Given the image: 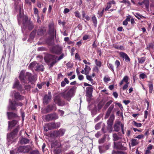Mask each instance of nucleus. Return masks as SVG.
Segmentation results:
<instances>
[{
	"label": "nucleus",
	"instance_id": "33",
	"mask_svg": "<svg viewBox=\"0 0 154 154\" xmlns=\"http://www.w3.org/2000/svg\"><path fill=\"white\" fill-rule=\"evenodd\" d=\"M37 63L36 62H34L31 63L28 66V68H29L31 69H33L35 68H36V66Z\"/></svg>",
	"mask_w": 154,
	"mask_h": 154
},
{
	"label": "nucleus",
	"instance_id": "20",
	"mask_svg": "<svg viewBox=\"0 0 154 154\" xmlns=\"http://www.w3.org/2000/svg\"><path fill=\"white\" fill-rule=\"evenodd\" d=\"M25 71L24 70L21 71L19 77L20 81L22 82L25 83L26 82V79H25Z\"/></svg>",
	"mask_w": 154,
	"mask_h": 154
},
{
	"label": "nucleus",
	"instance_id": "40",
	"mask_svg": "<svg viewBox=\"0 0 154 154\" xmlns=\"http://www.w3.org/2000/svg\"><path fill=\"white\" fill-rule=\"evenodd\" d=\"M112 154H127L125 152H120L119 151H115L113 150L112 152Z\"/></svg>",
	"mask_w": 154,
	"mask_h": 154
},
{
	"label": "nucleus",
	"instance_id": "53",
	"mask_svg": "<svg viewBox=\"0 0 154 154\" xmlns=\"http://www.w3.org/2000/svg\"><path fill=\"white\" fill-rule=\"evenodd\" d=\"M104 11V9L103 8L101 12H100L99 11H98V14L99 15V17H100L102 16V15L103 14Z\"/></svg>",
	"mask_w": 154,
	"mask_h": 154
},
{
	"label": "nucleus",
	"instance_id": "16",
	"mask_svg": "<svg viewBox=\"0 0 154 154\" xmlns=\"http://www.w3.org/2000/svg\"><path fill=\"white\" fill-rule=\"evenodd\" d=\"M11 93L13 94L12 96H13L15 99L17 100H21L24 99L23 96H21L19 93L16 91H13Z\"/></svg>",
	"mask_w": 154,
	"mask_h": 154
},
{
	"label": "nucleus",
	"instance_id": "14",
	"mask_svg": "<svg viewBox=\"0 0 154 154\" xmlns=\"http://www.w3.org/2000/svg\"><path fill=\"white\" fill-rule=\"evenodd\" d=\"M52 97L51 94V92H49L48 94L45 95L43 98V103L45 104H47L49 102Z\"/></svg>",
	"mask_w": 154,
	"mask_h": 154
},
{
	"label": "nucleus",
	"instance_id": "60",
	"mask_svg": "<svg viewBox=\"0 0 154 154\" xmlns=\"http://www.w3.org/2000/svg\"><path fill=\"white\" fill-rule=\"evenodd\" d=\"M121 3L127 4L128 5L130 4V2L128 0H123L120 2Z\"/></svg>",
	"mask_w": 154,
	"mask_h": 154
},
{
	"label": "nucleus",
	"instance_id": "11",
	"mask_svg": "<svg viewBox=\"0 0 154 154\" xmlns=\"http://www.w3.org/2000/svg\"><path fill=\"white\" fill-rule=\"evenodd\" d=\"M30 150V146H19L17 149V153H20L23 152L24 153L28 152Z\"/></svg>",
	"mask_w": 154,
	"mask_h": 154
},
{
	"label": "nucleus",
	"instance_id": "9",
	"mask_svg": "<svg viewBox=\"0 0 154 154\" xmlns=\"http://www.w3.org/2000/svg\"><path fill=\"white\" fill-rule=\"evenodd\" d=\"M58 118V116L56 113L50 114L45 116V119L46 122L55 120Z\"/></svg>",
	"mask_w": 154,
	"mask_h": 154
},
{
	"label": "nucleus",
	"instance_id": "61",
	"mask_svg": "<svg viewBox=\"0 0 154 154\" xmlns=\"http://www.w3.org/2000/svg\"><path fill=\"white\" fill-rule=\"evenodd\" d=\"M64 56V55L63 54H62L60 56H59V57L58 58V57L57 58V62L58 61H59L61 59H62Z\"/></svg>",
	"mask_w": 154,
	"mask_h": 154
},
{
	"label": "nucleus",
	"instance_id": "29",
	"mask_svg": "<svg viewBox=\"0 0 154 154\" xmlns=\"http://www.w3.org/2000/svg\"><path fill=\"white\" fill-rule=\"evenodd\" d=\"M91 70V69L90 67L85 65V67L84 68L85 74V75L89 74Z\"/></svg>",
	"mask_w": 154,
	"mask_h": 154
},
{
	"label": "nucleus",
	"instance_id": "51",
	"mask_svg": "<svg viewBox=\"0 0 154 154\" xmlns=\"http://www.w3.org/2000/svg\"><path fill=\"white\" fill-rule=\"evenodd\" d=\"M34 10L35 15L36 17L39 16L38 12V9L36 8H34Z\"/></svg>",
	"mask_w": 154,
	"mask_h": 154
},
{
	"label": "nucleus",
	"instance_id": "37",
	"mask_svg": "<svg viewBox=\"0 0 154 154\" xmlns=\"http://www.w3.org/2000/svg\"><path fill=\"white\" fill-rule=\"evenodd\" d=\"M44 31L42 28L39 29L37 32V35L38 36L42 35L44 33Z\"/></svg>",
	"mask_w": 154,
	"mask_h": 154
},
{
	"label": "nucleus",
	"instance_id": "26",
	"mask_svg": "<svg viewBox=\"0 0 154 154\" xmlns=\"http://www.w3.org/2000/svg\"><path fill=\"white\" fill-rule=\"evenodd\" d=\"M128 79L129 78L127 76H125L121 82L119 83L120 85H122L124 83V82L126 83H128Z\"/></svg>",
	"mask_w": 154,
	"mask_h": 154
},
{
	"label": "nucleus",
	"instance_id": "27",
	"mask_svg": "<svg viewBox=\"0 0 154 154\" xmlns=\"http://www.w3.org/2000/svg\"><path fill=\"white\" fill-rule=\"evenodd\" d=\"M44 66L42 65H39L37 63L36 66V68L35 69L36 71H43L44 70Z\"/></svg>",
	"mask_w": 154,
	"mask_h": 154
},
{
	"label": "nucleus",
	"instance_id": "18",
	"mask_svg": "<svg viewBox=\"0 0 154 154\" xmlns=\"http://www.w3.org/2000/svg\"><path fill=\"white\" fill-rule=\"evenodd\" d=\"M18 123V121L15 120H13L11 121H8V130L11 129L13 127L17 125Z\"/></svg>",
	"mask_w": 154,
	"mask_h": 154
},
{
	"label": "nucleus",
	"instance_id": "2",
	"mask_svg": "<svg viewBox=\"0 0 154 154\" xmlns=\"http://www.w3.org/2000/svg\"><path fill=\"white\" fill-rule=\"evenodd\" d=\"M77 87L76 86H73L67 93H63L62 95L63 98L69 101L72 97L74 96Z\"/></svg>",
	"mask_w": 154,
	"mask_h": 154
},
{
	"label": "nucleus",
	"instance_id": "10",
	"mask_svg": "<svg viewBox=\"0 0 154 154\" xmlns=\"http://www.w3.org/2000/svg\"><path fill=\"white\" fill-rule=\"evenodd\" d=\"M12 88L13 89L16 88L20 92H22L23 90L22 86L20 84V82L17 78L15 79L14 82L13 84Z\"/></svg>",
	"mask_w": 154,
	"mask_h": 154
},
{
	"label": "nucleus",
	"instance_id": "64",
	"mask_svg": "<svg viewBox=\"0 0 154 154\" xmlns=\"http://www.w3.org/2000/svg\"><path fill=\"white\" fill-rule=\"evenodd\" d=\"M112 102L113 101L112 100H110L107 102L105 105L108 107L112 103Z\"/></svg>",
	"mask_w": 154,
	"mask_h": 154
},
{
	"label": "nucleus",
	"instance_id": "3",
	"mask_svg": "<svg viewBox=\"0 0 154 154\" xmlns=\"http://www.w3.org/2000/svg\"><path fill=\"white\" fill-rule=\"evenodd\" d=\"M15 8L16 11L19 13L17 18L19 23L21 21V19H23V5L21 2L20 3L16 2L15 3Z\"/></svg>",
	"mask_w": 154,
	"mask_h": 154
},
{
	"label": "nucleus",
	"instance_id": "31",
	"mask_svg": "<svg viewBox=\"0 0 154 154\" xmlns=\"http://www.w3.org/2000/svg\"><path fill=\"white\" fill-rule=\"evenodd\" d=\"M69 83V81L67 78H65L64 79V80L62 81L61 83V85L62 87H64L66 84H68Z\"/></svg>",
	"mask_w": 154,
	"mask_h": 154
},
{
	"label": "nucleus",
	"instance_id": "7",
	"mask_svg": "<svg viewBox=\"0 0 154 154\" xmlns=\"http://www.w3.org/2000/svg\"><path fill=\"white\" fill-rule=\"evenodd\" d=\"M23 20V25L22 28H27L29 30H31L34 27V25L33 24L32 22L28 20L27 19L26 17L25 19L23 18L21 20Z\"/></svg>",
	"mask_w": 154,
	"mask_h": 154
},
{
	"label": "nucleus",
	"instance_id": "55",
	"mask_svg": "<svg viewBox=\"0 0 154 154\" xmlns=\"http://www.w3.org/2000/svg\"><path fill=\"white\" fill-rule=\"evenodd\" d=\"M45 48L44 47H40L38 48L37 50L38 51H43L45 50Z\"/></svg>",
	"mask_w": 154,
	"mask_h": 154
},
{
	"label": "nucleus",
	"instance_id": "38",
	"mask_svg": "<svg viewBox=\"0 0 154 154\" xmlns=\"http://www.w3.org/2000/svg\"><path fill=\"white\" fill-rule=\"evenodd\" d=\"M49 33L52 36H54L55 35V33H56V31L54 30V27H52L50 29Z\"/></svg>",
	"mask_w": 154,
	"mask_h": 154
},
{
	"label": "nucleus",
	"instance_id": "43",
	"mask_svg": "<svg viewBox=\"0 0 154 154\" xmlns=\"http://www.w3.org/2000/svg\"><path fill=\"white\" fill-rule=\"evenodd\" d=\"M148 48L150 51L154 52V45H153L152 44H150Z\"/></svg>",
	"mask_w": 154,
	"mask_h": 154
},
{
	"label": "nucleus",
	"instance_id": "6",
	"mask_svg": "<svg viewBox=\"0 0 154 154\" xmlns=\"http://www.w3.org/2000/svg\"><path fill=\"white\" fill-rule=\"evenodd\" d=\"M23 104L21 102L15 101L13 102L12 100L9 99V105L8 106L7 109L8 110L11 109L12 110H15L16 109V107L18 106H22Z\"/></svg>",
	"mask_w": 154,
	"mask_h": 154
},
{
	"label": "nucleus",
	"instance_id": "45",
	"mask_svg": "<svg viewBox=\"0 0 154 154\" xmlns=\"http://www.w3.org/2000/svg\"><path fill=\"white\" fill-rule=\"evenodd\" d=\"M86 75V79L90 81L91 83H93L94 82L93 80L92 79V77L90 75Z\"/></svg>",
	"mask_w": 154,
	"mask_h": 154
},
{
	"label": "nucleus",
	"instance_id": "46",
	"mask_svg": "<svg viewBox=\"0 0 154 154\" xmlns=\"http://www.w3.org/2000/svg\"><path fill=\"white\" fill-rule=\"evenodd\" d=\"M133 123L134 125L137 127H141L142 126V124L141 123H137L135 121H133Z\"/></svg>",
	"mask_w": 154,
	"mask_h": 154
},
{
	"label": "nucleus",
	"instance_id": "15",
	"mask_svg": "<svg viewBox=\"0 0 154 154\" xmlns=\"http://www.w3.org/2000/svg\"><path fill=\"white\" fill-rule=\"evenodd\" d=\"M62 48L61 47L57 45L52 47L51 49V52L57 54H59L61 53Z\"/></svg>",
	"mask_w": 154,
	"mask_h": 154
},
{
	"label": "nucleus",
	"instance_id": "13",
	"mask_svg": "<svg viewBox=\"0 0 154 154\" xmlns=\"http://www.w3.org/2000/svg\"><path fill=\"white\" fill-rule=\"evenodd\" d=\"M25 78L26 79V80H28L29 82L35 81L36 79L35 75H32L31 73L29 72H26Z\"/></svg>",
	"mask_w": 154,
	"mask_h": 154
},
{
	"label": "nucleus",
	"instance_id": "25",
	"mask_svg": "<svg viewBox=\"0 0 154 154\" xmlns=\"http://www.w3.org/2000/svg\"><path fill=\"white\" fill-rule=\"evenodd\" d=\"M114 116L113 115H112L110 116L109 119L107 121V123L108 125H112L113 124V121L114 119Z\"/></svg>",
	"mask_w": 154,
	"mask_h": 154
},
{
	"label": "nucleus",
	"instance_id": "57",
	"mask_svg": "<svg viewBox=\"0 0 154 154\" xmlns=\"http://www.w3.org/2000/svg\"><path fill=\"white\" fill-rule=\"evenodd\" d=\"M115 64L116 66V68H118L120 66V62L118 60H116L115 62Z\"/></svg>",
	"mask_w": 154,
	"mask_h": 154
},
{
	"label": "nucleus",
	"instance_id": "41",
	"mask_svg": "<svg viewBox=\"0 0 154 154\" xmlns=\"http://www.w3.org/2000/svg\"><path fill=\"white\" fill-rule=\"evenodd\" d=\"M134 15L138 19H140L141 18H145V17L137 13H136Z\"/></svg>",
	"mask_w": 154,
	"mask_h": 154
},
{
	"label": "nucleus",
	"instance_id": "19",
	"mask_svg": "<svg viewBox=\"0 0 154 154\" xmlns=\"http://www.w3.org/2000/svg\"><path fill=\"white\" fill-rule=\"evenodd\" d=\"M93 88L92 87H87L86 88V96L90 98L92 96Z\"/></svg>",
	"mask_w": 154,
	"mask_h": 154
},
{
	"label": "nucleus",
	"instance_id": "1",
	"mask_svg": "<svg viewBox=\"0 0 154 154\" xmlns=\"http://www.w3.org/2000/svg\"><path fill=\"white\" fill-rule=\"evenodd\" d=\"M57 56L48 54L44 56V59L45 62L49 65L50 67H51L57 62Z\"/></svg>",
	"mask_w": 154,
	"mask_h": 154
},
{
	"label": "nucleus",
	"instance_id": "59",
	"mask_svg": "<svg viewBox=\"0 0 154 154\" xmlns=\"http://www.w3.org/2000/svg\"><path fill=\"white\" fill-rule=\"evenodd\" d=\"M103 80L105 82H107L110 80V79L109 78L105 77L104 78Z\"/></svg>",
	"mask_w": 154,
	"mask_h": 154
},
{
	"label": "nucleus",
	"instance_id": "8",
	"mask_svg": "<svg viewBox=\"0 0 154 154\" xmlns=\"http://www.w3.org/2000/svg\"><path fill=\"white\" fill-rule=\"evenodd\" d=\"M66 130L65 129L60 128L59 130L54 131L51 134V137H59L62 136L64 134Z\"/></svg>",
	"mask_w": 154,
	"mask_h": 154
},
{
	"label": "nucleus",
	"instance_id": "4",
	"mask_svg": "<svg viewBox=\"0 0 154 154\" xmlns=\"http://www.w3.org/2000/svg\"><path fill=\"white\" fill-rule=\"evenodd\" d=\"M20 129V126L17 125V127L13 130V131L7 134V140L8 142L12 143L13 142L14 138L17 135Z\"/></svg>",
	"mask_w": 154,
	"mask_h": 154
},
{
	"label": "nucleus",
	"instance_id": "21",
	"mask_svg": "<svg viewBox=\"0 0 154 154\" xmlns=\"http://www.w3.org/2000/svg\"><path fill=\"white\" fill-rule=\"evenodd\" d=\"M7 114L8 119H12L16 118L18 117L17 114L13 112H7Z\"/></svg>",
	"mask_w": 154,
	"mask_h": 154
},
{
	"label": "nucleus",
	"instance_id": "12",
	"mask_svg": "<svg viewBox=\"0 0 154 154\" xmlns=\"http://www.w3.org/2000/svg\"><path fill=\"white\" fill-rule=\"evenodd\" d=\"M113 147L114 148L123 150H125L127 149L124 146V145H122L121 142H118L116 143V142H113Z\"/></svg>",
	"mask_w": 154,
	"mask_h": 154
},
{
	"label": "nucleus",
	"instance_id": "54",
	"mask_svg": "<svg viewBox=\"0 0 154 154\" xmlns=\"http://www.w3.org/2000/svg\"><path fill=\"white\" fill-rule=\"evenodd\" d=\"M147 77L146 75L144 73H142L140 74V77L142 79H144L145 78Z\"/></svg>",
	"mask_w": 154,
	"mask_h": 154
},
{
	"label": "nucleus",
	"instance_id": "49",
	"mask_svg": "<svg viewBox=\"0 0 154 154\" xmlns=\"http://www.w3.org/2000/svg\"><path fill=\"white\" fill-rule=\"evenodd\" d=\"M58 142L56 141L55 142L51 144V147L53 148L55 146H59V145H58Z\"/></svg>",
	"mask_w": 154,
	"mask_h": 154
},
{
	"label": "nucleus",
	"instance_id": "50",
	"mask_svg": "<svg viewBox=\"0 0 154 154\" xmlns=\"http://www.w3.org/2000/svg\"><path fill=\"white\" fill-rule=\"evenodd\" d=\"M101 123H98L95 125V128L96 130H98L100 128Z\"/></svg>",
	"mask_w": 154,
	"mask_h": 154
},
{
	"label": "nucleus",
	"instance_id": "44",
	"mask_svg": "<svg viewBox=\"0 0 154 154\" xmlns=\"http://www.w3.org/2000/svg\"><path fill=\"white\" fill-rule=\"evenodd\" d=\"M60 100L58 96H56L54 99V101L55 103L58 104Z\"/></svg>",
	"mask_w": 154,
	"mask_h": 154
},
{
	"label": "nucleus",
	"instance_id": "36",
	"mask_svg": "<svg viewBox=\"0 0 154 154\" xmlns=\"http://www.w3.org/2000/svg\"><path fill=\"white\" fill-rule=\"evenodd\" d=\"M143 4L145 5L147 10H149V1L148 0H144L143 1Z\"/></svg>",
	"mask_w": 154,
	"mask_h": 154
},
{
	"label": "nucleus",
	"instance_id": "5",
	"mask_svg": "<svg viewBox=\"0 0 154 154\" xmlns=\"http://www.w3.org/2000/svg\"><path fill=\"white\" fill-rule=\"evenodd\" d=\"M60 122L49 123L45 125V126L44 127V129L45 131H47L49 130L58 128L60 127Z\"/></svg>",
	"mask_w": 154,
	"mask_h": 154
},
{
	"label": "nucleus",
	"instance_id": "23",
	"mask_svg": "<svg viewBox=\"0 0 154 154\" xmlns=\"http://www.w3.org/2000/svg\"><path fill=\"white\" fill-rule=\"evenodd\" d=\"M114 107V105L113 104H112L110 105V106L108 108L106 113V115L105 117V119H106L109 116L111 111L113 109Z\"/></svg>",
	"mask_w": 154,
	"mask_h": 154
},
{
	"label": "nucleus",
	"instance_id": "63",
	"mask_svg": "<svg viewBox=\"0 0 154 154\" xmlns=\"http://www.w3.org/2000/svg\"><path fill=\"white\" fill-rule=\"evenodd\" d=\"M63 75L61 73H60L58 74L57 79H63Z\"/></svg>",
	"mask_w": 154,
	"mask_h": 154
},
{
	"label": "nucleus",
	"instance_id": "32",
	"mask_svg": "<svg viewBox=\"0 0 154 154\" xmlns=\"http://www.w3.org/2000/svg\"><path fill=\"white\" fill-rule=\"evenodd\" d=\"M36 30L34 29L31 33L29 39L33 40L36 34Z\"/></svg>",
	"mask_w": 154,
	"mask_h": 154
},
{
	"label": "nucleus",
	"instance_id": "56",
	"mask_svg": "<svg viewBox=\"0 0 154 154\" xmlns=\"http://www.w3.org/2000/svg\"><path fill=\"white\" fill-rule=\"evenodd\" d=\"M129 84V82L126 83V84H125L124 85V86L122 88V89H123V90H125L126 89L128 88V86Z\"/></svg>",
	"mask_w": 154,
	"mask_h": 154
},
{
	"label": "nucleus",
	"instance_id": "35",
	"mask_svg": "<svg viewBox=\"0 0 154 154\" xmlns=\"http://www.w3.org/2000/svg\"><path fill=\"white\" fill-rule=\"evenodd\" d=\"M92 20L95 27L97 26V20L96 17L95 15L93 16L92 17Z\"/></svg>",
	"mask_w": 154,
	"mask_h": 154
},
{
	"label": "nucleus",
	"instance_id": "39",
	"mask_svg": "<svg viewBox=\"0 0 154 154\" xmlns=\"http://www.w3.org/2000/svg\"><path fill=\"white\" fill-rule=\"evenodd\" d=\"M148 86L149 88V92L151 93L153 89L152 84L151 82H149L148 83Z\"/></svg>",
	"mask_w": 154,
	"mask_h": 154
},
{
	"label": "nucleus",
	"instance_id": "48",
	"mask_svg": "<svg viewBox=\"0 0 154 154\" xmlns=\"http://www.w3.org/2000/svg\"><path fill=\"white\" fill-rule=\"evenodd\" d=\"M95 63L97 66L99 67H100L101 66V63L100 61H98L97 59L95 60Z\"/></svg>",
	"mask_w": 154,
	"mask_h": 154
},
{
	"label": "nucleus",
	"instance_id": "17",
	"mask_svg": "<svg viewBox=\"0 0 154 154\" xmlns=\"http://www.w3.org/2000/svg\"><path fill=\"white\" fill-rule=\"evenodd\" d=\"M56 107L55 104H51L48 105L45 110L46 111L45 113H47L51 112L53 110H56Z\"/></svg>",
	"mask_w": 154,
	"mask_h": 154
},
{
	"label": "nucleus",
	"instance_id": "22",
	"mask_svg": "<svg viewBox=\"0 0 154 154\" xmlns=\"http://www.w3.org/2000/svg\"><path fill=\"white\" fill-rule=\"evenodd\" d=\"M119 54L123 58L125 59V60L126 62H130V59L127 54L123 52H121Z\"/></svg>",
	"mask_w": 154,
	"mask_h": 154
},
{
	"label": "nucleus",
	"instance_id": "52",
	"mask_svg": "<svg viewBox=\"0 0 154 154\" xmlns=\"http://www.w3.org/2000/svg\"><path fill=\"white\" fill-rule=\"evenodd\" d=\"M57 104L59 106H63L65 105V103L64 101L60 100Z\"/></svg>",
	"mask_w": 154,
	"mask_h": 154
},
{
	"label": "nucleus",
	"instance_id": "42",
	"mask_svg": "<svg viewBox=\"0 0 154 154\" xmlns=\"http://www.w3.org/2000/svg\"><path fill=\"white\" fill-rule=\"evenodd\" d=\"M138 144L137 141V140L135 139H133L131 140V145L132 146H134Z\"/></svg>",
	"mask_w": 154,
	"mask_h": 154
},
{
	"label": "nucleus",
	"instance_id": "24",
	"mask_svg": "<svg viewBox=\"0 0 154 154\" xmlns=\"http://www.w3.org/2000/svg\"><path fill=\"white\" fill-rule=\"evenodd\" d=\"M112 137L113 138V140L114 142L118 140H121L122 139V137L119 135V134H117L116 133L113 134Z\"/></svg>",
	"mask_w": 154,
	"mask_h": 154
},
{
	"label": "nucleus",
	"instance_id": "30",
	"mask_svg": "<svg viewBox=\"0 0 154 154\" xmlns=\"http://www.w3.org/2000/svg\"><path fill=\"white\" fill-rule=\"evenodd\" d=\"M120 122H118L114 125V129L116 132H118L120 130Z\"/></svg>",
	"mask_w": 154,
	"mask_h": 154
},
{
	"label": "nucleus",
	"instance_id": "62",
	"mask_svg": "<svg viewBox=\"0 0 154 154\" xmlns=\"http://www.w3.org/2000/svg\"><path fill=\"white\" fill-rule=\"evenodd\" d=\"M131 18V16L130 15H128L127 17L125 19L128 22V21H130Z\"/></svg>",
	"mask_w": 154,
	"mask_h": 154
},
{
	"label": "nucleus",
	"instance_id": "47",
	"mask_svg": "<svg viewBox=\"0 0 154 154\" xmlns=\"http://www.w3.org/2000/svg\"><path fill=\"white\" fill-rule=\"evenodd\" d=\"M108 66L109 68L110 69L112 72H114L113 66L112 64L109 63L108 64Z\"/></svg>",
	"mask_w": 154,
	"mask_h": 154
},
{
	"label": "nucleus",
	"instance_id": "28",
	"mask_svg": "<svg viewBox=\"0 0 154 154\" xmlns=\"http://www.w3.org/2000/svg\"><path fill=\"white\" fill-rule=\"evenodd\" d=\"M29 140L27 138H22L20 140V142L21 144H26L29 143Z\"/></svg>",
	"mask_w": 154,
	"mask_h": 154
},
{
	"label": "nucleus",
	"instance_id": "58",
	"mask_svg": "<svg viewBox=\"0 0 154 154\" xmlns=\"http://www.w3.org/2000/svg\"><path fill=\"white\" fill-rule=\"evenodd\" d=\"M115 104L116 105H117L118 106H119L120 107V109L121 110H122L123 108L122 105V104L121 103H116Z\"/></svg>",
	"mask_w": 154,
	"mask_h": 154
},
{
	"label": "nucleus",
	"instance_id": "34",
	"mask_svg": "<svg viewBox=\"0 0 154 154\" xmlns=\"http://www.w3.org/2000/svg\"><path fill=\"white\" fill-rule=\"evenodd\" d=\"M146 59L145 57H138V62L140 64H143L145 61Z\"/></svg>",
	"mask_w": 154,
	"mask_h": 154
}]
</instances>
